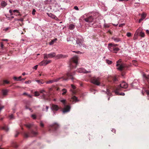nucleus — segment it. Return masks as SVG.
Wrapping results in <instances>:
<instances>
[{"label":"nucleus","mask_w":149,"mask_h":149,"mask_svg":"<svg viewBox=\"0 0 149 149\" xmlns=\"http://www.w3.org/2000/svg\"><path fill=\"white\" fill-rule=\"evenodd\" d=\"M75 72H73L72 73L70 72H68L67 74L64 75L63 76L60 77L58 78L54 79V82H57L60 79H63V80L67 81L70 79L74 81V78L73 77V75L74 74Z\"/></svg>","instance_id":"nucleus-1"},{"label":"nucleus","mask_w":149,"mask_h":149,"mask_svg":"<svg viewBox=\"0 0 149 149\" xmlns=\"http://www.w3.org/2000/svg\"><path fill=\"white\" fill-rule=\"evenodd\" d=\"M121 59H120L117 62L116 66L117 67H118L117 68V69L118 70L120 71H122L123 70H126L129 67V66L126 64H119V63H121Z\"/></svg>","instance_id":"nucleus-2"},{"label":"nucleus","mask_w":149,"mask_h":149,"mask_svg":"<svg viewBox=\"0 0 149 149\" xmlns=\"http://www.w3.org/2000/svg\"><path fill=\"white\" fill-rule=\"evenodd\" d=\"M78 57L75 56L72 58L70 61V66L72 69L75 68L78 64Z\"/></svg>","instance_id":"nucleus-3"},{"label":"nucleus","mask_w":149,"mask_h":149,"mask_svg":"<svg viewBox=\"0 0 149 149\" xmlns=\"http://www.w3.org/2000/svg\"><path fill=\"white\" fill-rule=\"evenodd\" d=\"M58 127L59 125L57 123H55L49 127V131L50 132L54 131L56 130Z\"/></svg>","instance_id":"nucleus-4"},{"label":"nucleus","mask_w":149,"mask_h":149,"mask_svg":"<svg viewBox=\"0 0 149 149\" xmlns=\"http://www.w3.org/2000/svg\"><path fill=\"white\" fill-rule=\"evenodd\" d=\"M116 88L117 91H121L122 88H127L128 85L125 82L123 81Z\"/></svg>","instance_id":"nucleus-5"},{"label":"nucleus","mask_w":149,"mask_h":149,"mask_svg":"<svg viewBox=\"0 0 149 149\" xmlns=\"http://www.w3.org/2000/svg\"><path fill=\"white\" fill-rule=\"evenodd\" d=\"M91 81V83L97 86L99 85L100 84V79L99 77H92Z\"/></svg>","instance_id":"nucleus-6"},{"label":"nucleus","mask_w":149,"mask_h":149,"mask_svg":"<svg viewBox=\"0 0 149 149\" xmlns=\"http://www.w3.org/2000/svg\"><path fill=\"white\" fill-rule=\"evenodd\" d=\"M135 35H139L141 37H144L145 36L144 33L142 32L141 30L140 29H137L136 31Z\"/></svg>","instance_id":"nucleus-7"},{"label":"nucleus","mask_w":149,"mask_h":149,"mask_svg":"<svg viewBox=\"0 0 149 149\" xmlns=\"http://www.w3.org/2000/svg\"><path fill=\"white\" fill-rule=\"evenodd\" d=\"M94 18L92 16H90L84 19V20L88 22H91L93 21Z\"/></svg>","instance_id":"nucleus-8"},{"label":"nucleus","mask_w":149,"mask_h":149,"mask_svg":"<svg viewBox=\"0 0 149 149\" xmlns=\"http://www.w3.org/2000/svg\"><path fill=\"white\" fill-rule=\"evenodd\" d=\"M70 109V107L69 105H67L64 107L63 111V112L64 113L69 112Z\"/></svg>","instance_id":"nucleus-9"},{"label":"nucleus","mask_w":149,"mask_h":149,"mask_svg":"<svg viewBox=\"0 0 149 149\" xmlns=\"http://www.w3.org/2000/svg\"><path fill=\"white\" fill-rule=\"evenodd\" d=\"M67 57V55L62 54H60L57 55H56L55 57L57 59H60L64 58H66Z\"/></svg>","instance_id":"nucleus-10"},{"label":"nucleus","mask_w":149,"mask_h":149,"mask_svg":"<svg viewBox=\"0 0 149 149\" xmlns=\"http://www.w3.org/2000/svg\"><path fill=\"white\" fill-rule=\"evenodd\" d=\"M51 108L53 110L57 111L58 110L59 108V107L56 105L52 104L51 106Z\"/></svg>","instance_id":"nucleus-11"},{"label":"nucleus","mask_w":149,"mask_h":149,"mask_svg":"<svg viewBox=\"0 0 149 149\" xmlns=\"http://www.w3.org/2000/svg\"><path fill=\"white\" fill-rule=\"evenodd\" d=\"M108 81L111 82H113L115 83L118 81L117 78L115 77H111L108 78Z\"/></svg>","instance_id":"nucleus-12"},{"label":"nucleus","mask_w":149,"mask_h":149,"mask_svg":"<svg viewBox=\"0 0 149 149\" xmlns=\"http://www.w3.org/2000/svg\"><path fill=\"white\" fill-rule=\"evenodd\" d=\"M108 49L111 51L112 52L113 50L115 47L113 46L112 43H109L108 44Z\"/></svg>","instance_id":"nucleus-13"},{"label":"nucleus","mask_w":149,"mask_h":149,"mask_svg":"<svg viewBox=\"0 0 149 149\" xmlns=\"http://www.w3.org/2000/svg\"><path fill=\"white\" fill-rule=\"evenodd\" d=\"M56 53L54 52L48 54V58H51L56 56Z\"/></svg>","instance_id":"nucleus-14"},{"label":"nucleus","mask_w":149,"mask_h":149,"mask_svg":"<svg viewBox=\"0 0 149 149\" xmlns=\"http://www.w3.org/2000/svg\"><path fill=\"white\" fill-rule=\"evenodd\" d=\"M76 43L79 45V47L81 46L82 45V40L81 39H78L76 40Z\"/></svg>","instance_id":"nucleus-15"},{"label":"nucleus","mask_w":149,"mask_h":149,"mask_svg":"<svg viewBox=\"0 0 149 149\" xmlns=\"http://www.w3.org/2000/svg\"><path fill=\"white\" fill-rule=\"evenodd\" d=\"M47 14L49 17L52 18H53L55 19L57 18L56 17L55 15L51 13H47Z\"/></svg>","instance_id":"nucleus-16"},{"label":"nucleus","mask_w":149,"mask_h":149,"mask_svg":"<svg viewBox=\"0 0 149 149\" xmlns=\"http://www.w3.org/2000/svg\"><path fill=\"white\" fill-rule=\"evenodd\" d=\"M78 72L80 73H88V72L86 71L84 69L80 68L78 70Z\"/></svg>","instance_id":"nucleus-17"},{"label":"nucleus","mask_w":149,"mask_h":149,"mask_svg":"<svg viewBox=\"0 0 149 149\" xmlns=\"http://www.w3.org/2000/svg\"><path fill=\"white\" fill-rule=\"evenodd\" d=\"M146 15L144 14H143L141 15V18L139 19V22L140 23L146 17Z\"/></svg>","instance_id":"nucleus-18"},{"label":"nucleus","mask_w":149,"mask_h":149,"mask_svg":"<svg viewBox=\"0 0 149 149\" xmlns=\"http://www.w3.org/2000/svg\"><path fill=\"white\" fill-rule=\"evenodd\" d=\"M24 137L25 138H28V137H29V136H31L30 133L24 132Z\"/></svg>","instance_id":"nucleus-19"},{"label":"nucleus","mask_w":149,"mask_h":149,"mask_svg":"<svg viewBox=\"0 0 149 149\" xmlns=\"http://www.w3.org/2000/svg\"><path fill=\"white\" fill-rule=\"evenodd\" d=\"M8 91L7 89H3L2 90V92L3 95H7Z\"/></svg>","instance_id":"nucleus-20"},{"label":"nucleus","mask_w":149,"mask_h":149,"mask_svg":"<svg viewBox=\"0 0 149 149\" xmlns=\"http://www.w3.org/2000/svg\"><path fill=\"white\" fill-rule=\"evenodd\" d=\"M30 132L31 133L32 135L31 136H34L38 134V133L37 132H35L33 130H31Z\"/></svg>","instance_id":"nucleus-21"},{"label":"nucleus","mask_w":149,"mask_h":149,"mask_svg":"<svg viewBox=\"0 0 149 149\" xmlns=\"http://www.w3.org/2000/svg\"><path fill=\"white\" fill-rule=\"evenodd\" d=\"M36 81L39 84H43L45 82L42 79L36 80Z\"/></svg>","instance_id":"nucleus-22"},{"label":"nucleus","mask_w":149,"mask_h":149,"mask_svg":"<svg viewBox=\"0 0 149 149\" xmlns=\"http://www.w3.org/2000/svg\"><path fill=\"white\" fill-rule=\"evenodd\" d=\"M112 39L116 42H117L121 41L120 38H117L113 37Z\"/></svg>","instance_id":"nucleus-23"},{"label":"nucleus","mask_w":149,"mask_h":149,"mask_svg":"<svg viewBox=\"0 0 149 149\" xmlns=\"http://www.w3.org/2000/svg\"><path fill=\"white\" fill-rule=\"evenodd\" d=\"M22 78V76H20L18 77H13V79L16 81H21V79Z\"/></svg>","instance_id":"nucleus-24"},{"label":"nucleus","mask_w":149,"mask_h":149,"mask_svg":"<svg viewBox=\"0 0 149 149\" xmlns=\"http://www.w3.org/2000/svg\"><path fill=\"white\" fill-rule=\"evenodd\" d=\"M46 60L44 59L39 64L40 65H46Z\"/></svg>","instance_id":"nucleus-25"},{"label":"nucleus","mask_w":149,"mask_h":149,"mask_svg":"<svg viewBox=\"0 0 149 149\" xmlns=\"http://www.w3.org/2000/svg\"><path fill=\"white\" fill-rule=\"evenodd\" d=\"M72 99L73 100V101H75V102H78L79 101L77 99V97L74 96L72 97Z\"/></svg>","instance_id":"nucleus-26"},{"label":"nucleus","mask_w":149,"mask_h":149,"mask_svg":"<svg viewBox=\"0 0 149 149\" xmlns=\"http://www.w3.org/2000/svg\"><path fill=\"white\" fill-rule=\"evenodd\" d=\"M75 26L73 24H70L69 26V28L70 29H73L74 28Z\"/></svg>","instance_id":"nucleus-27"},{"label":"nucleus","mask_w":149,"mask_h":149,"mask_svg":"<svg viewBox=\"0 0 149 149\" xmlns=\"http://www.w3.org/2000/svg\"><path fill=\"white\" fill-rule=\"evenodd\" d=\"M118 91H117L116 89V92H115V93L116 95H123V96H124V95H125V94L124 93H121L120 94H119Z\"/></svg>","instance_id":"nucleus-28"},{"label":"nucleus","mask_w":149,"mask_h":149,"mask_svg":"<svg viewBox=\"0 0 149 149\" xmlns=\"http://www.w3.org/2000/svg\"><path fill=\"white\" fill-rule=\"evenodd\" d=\"M119 50V49L118 47H115L114 49H113V50L112 52L115 53H117V51H118Z\"/></svg>","instance_id":"nucleus-29"},{"label":"nucleus","mask_w":149,"mask_h":149,"mask_svg":"<svg viewBox=\"0 0 149 149\" xmlns=\"http://www.w3.org/2000/svg\"><path fill=\"white\" fill-rule=\"evenodd\" d=\"M132 64L135 66H137L138 65L137 61L136 60H133L132 61Z\"/></svg>","instance_id":"nucleus-30"},{"label":"nucleus","mask_w":149,"mask_h":149,"mask_svg":"<svg viewBox=\"0 0 149 149\" xmlns=\"http://www.w3.org/2000/svg\"><path fill=\"white\" fill-rule=\"evenodd\" d=\"M106 93L109 96H110L111 94V91H110V90L109 89V88H107V89Z\"/></svg>","instance_id":"nucleus-31"},{"label":"nucleus","mask_w":149,"mask_h":149,"mask_svg":"<svg viewBox=\"0 0 149 149\" xmlns=\"http://www.w3.org/2000/svg\"><path fill=\"white\" fill-rule=\"evenodd\" d=\"M25 125L26 127H27L30 128L33 125L31 124H26Z\"/></svg>","instance_id":"nucleus-32"},{"label":"nucleus","mask_w":149,"mask_h":149,"mask_svg":"<svg viewBox=\"0 0 149 149\" xmlns=\"http://www.w3.org/2000/svg\"><path fill=\"white\" fill-rule=\"evenodd\" d=\"M2 129L6 131H8L9 130L8 127L5 125L2 127Z\"/></svg>","instance_id":"nucleus-33"},{"label":"nucleus","mask_w":149,"mask_h":149,"mask_svg":"<svg viewBox=\"0 0 149 149\" xmlns=\"http://www.w3.org/2000/svg\"><path fill=\"white\" fill-rule=\"evenodd\" d=\"M54 79L50 80L48 81H47L46 82V84H51L54 83Z\"/></svg>","instance_id":"nucleus-34"},{"label":"nucleus","mask_w":149,"mask_h":149,"mask_svg":"<svg viewBox=\"0 0 149 149\" xmlns=\"http://www.w3.org/2000/svg\"><path fill=\"white\" fill-rule=\"evenodd\" d=\"M7 5L6 3L4 1H3L1 3V6L3 7H5Z\"/></svg>","instance_id":"nucleus-35"},{"label":"nucleus","mask_w":149,"mask_h":149,"mask_svg":"<svg viewBox=\"0 0 149 149\" xmlns=\"http://www.w3.org/2000/svg\"><path fill=\"white\" fill-rule=\"evenodd\" d=\"M34 94L35 96L36 97L40 95L39 92L37 91L34 92Z\"/></svg>","instance_id":"nucleus-36"},{"label":"nucleus","mask_w":149,"mask_h":149,"mask_svg":"<svg viewBox=\"0 0 149 149\" xmlns=\"http://www.w3.org/2000/svg\"><path fill=\"white\" fill-rule=\"evenodd\" d=\"M106 62L108 64H111L112 63V62L111 61H109V60L107 59L106 60Z\"/></svg>","instance_id":"nucleus-37"},{"label":"nucleus","mask_w":149,"mask_h":149,"mask_svg":"<svg viewBox=\"0 0 149 149\" xmlns=\"http://www.w3.org/2000/svg\"><path fill=\"white\" fill-rule=\"evenodd\" d=\"M62 91L63 92V93H62L63 95H65L67 91L66 89H63L62 90Z\"/></svg>","instance_id":"nucleus-38"},{"label":"nucleus","mask_w":149,"mask_h":149,"mask_svg":"<svg viewBox=\"0 0 149 149\" xmlns=\"http://www.w3.org/2000/svg\"><path fill=\"white\" fill-rule=\"evenodd\" d=\"M57 40V39L56 38H55L54 39L52 40V41L50 43V45H53L54 43V41L56 40Z\"/></svg>","instance_id":"nucleus-39"},{"label":"nucleus","mask_w":149,"mask_h":149,"mask_svg":"<svg viewBox=\"0 0 149 149\" xmlns=\"http://www.w3.org/2000/svg\"><path fill=\"white\" fill-rule=\"evenodd\" d=\"M44 58L45 60V59H47V58H48V54H44Z\"/></svg>","instance_id":"nucleus-40"},{"label":"nucleus","mask_w":149,"mask_h":149,"mask_svg":"<svg viewBox=\"0 0 149 149\" xmlns=\"http://www.w3.org/2000/svg\"><path fill=\"white\" fill-rule=\"evenodd\" d=\"M3 81L4 83V84H8L10 83L9 81H8L7 80H3Z\"/></svg>","instance_id":"nucleus-41"},{"label":"nucleus","mask_w":149,"mask_h":149,"mask_svg":"<svg viewBox=\"0 0 149 149\" xmlns=\"http://www.w3.org/2000/svg\"><path fill=\"white\" fill-rule=\"evenodd\" d=\"M143 76L147 79H149V74L147 75H146V74H144L143 75Z\"/></svg>","instance_id":"nucleus-42"},{"label":"nucleus","mask_w":149,"mask_h":149,"mask_svg":"<svg viewBox=\"0 0 149 149\" xmlns=\"http://www.w3.org/2000/svg\"><path fill=\"white\" fill-rule=\"evenodd\" d=\"M40 126L42 127H43L44 126V125L42 123V121H40Z\"/></svg>","instance_id":"nucleus-43"},{"label":"nucleus","mask_w":149,"mask_h":149,"mask_svg":"<svg viewBox=\"0 0 149 149\" xmlns=\"http://www.w3.org/2000/svg\"><path fill=\"white\" fill-rule=\"evenodd\" d=\"M126 35L129 37H130L131 36V33H127Z\"/></svg>","instance_id":"nucleus-44"},{"label":"nucleus","mask_w":149,"mask_h":149,"mask_svg":"<svg viewBox=\"0 0 149 149\" xmlns=\"http://www.w3.org/2000/svg\"><path fill=\"white\" fill-rule=\"evenodd\" d=\"M10 119H14V116L13 114H11L9 116Z\"/></svg>","instance_id":"nucleus-45"},{"label":"nucleus","mask_w":149,"mask_h":149,"mask_svg":"<svg viewBox=\"0 0 149 149\" xmlns=\"http://www.w3.org/2000/svg\"><path fill=\"white\" fill-rule=\"evenodd\" d=\"M104 27L105 28H109V25L108 24H104Z\"/></svg>","instance_id":"nucleus-46"},{"label":"nucleus","mask_w":149,"mask_h":149,"mask_svg":"<svg viewBox=\"0 0 149 149\" xmlns=\"http://www.w3.org/2000/svg\"><path fill=\"white\" fill-rule=\"evenodd\" d=\"M71 37L68 38L67 39V40L68 42L72 41V40H71Z\"/></svg>","instance_id":"nucleus-47"},{"label":"nucleus","mask_w":149,"mask_h":149,"mask_svg":"<svg viewBox=\"0 0 149 149\" xmlns=\"http://www.w3.org/2000/svg\"><path fill=\"white\" fill-rule=\"evenodd\" d=\"M66 100H61V102L63 103V104L65 105V104Z\"/></svg>","instance_id":"nucleus-48"},{"label":"nucleus","mask_w":149,"mask_h":149,"mask_svg":"<svg viewBox=\"0 0 149 149\" xmlns=\"http://www.w3.org/2000/svg\"><path fill=\"white\" fill-rule=\"evenodd\" d=\"M31 116L33 119H35L36 118V116L35 114L32 115Z\"/></svg>","instance_id":"nucleus-49"},{"label":"nucleus","mask_w":149,"mask_h":149,"mask_svg":"<svg viewBox=\"0 0 149 149\" xmlns=\"http://www.w3.org/2000/svg\"><path fill=\"white\" fill-rule=\"evenodd\" d=\"M36 12V10L33 9V10L32 12V14L33 15H34L35 14V13Z\"/></svg>","instance_id":"nucleus-50"},{"label":"nucleus","mask_w":149,"mask_h":149,"mask_svg":"<svg viewBox=\"0 0 149 149\" xmlns=\"http://www.w3.org/2000/svg\"><path fill=\"white\" fill-rule=\"evenodd\" d=\"M138 36V35H135V34L134 35V39L135 40L137 38V36Z\"/></svg>","instance_id":"nucleus-51"},{"label":"nucleus","mask_w":149,"mask_h":149,"mask_svg":"<svg viewBox=\"0 0 149 149\" xmlns=\"http://www.w3.org/2000/svg\"><path fill=\"white\" fill-rule=\"evenodd\" d=\"M51 61L50 60H48V61H46V65L47 64L50 63L51 62Z\"/></svg>","instance_id":"nucleus-52"},{"label":"nucleus","mask_w":149,"mask_h":149,"mask_svg":"<svg viewBox=\"0 0 149 149\" xmlns=\"http://www.w3.org/2000/svg\"><path fill=\"white\" fill-rule=\"evenodd\" d=\"M4 84V83L3 81H0V85H2Z\"/></svg>","instance_id":"nucleus-53"},{"label":"nucleus","mask_w":149,"mask_h":149,"mask_svg":"<svg viewBox=\"0 0 149 149\" xmlns=\"http://www.w3.org/2000/svg\"><path fill=\"white\" fill-rule=\"evenodd\" d=\"M125 25V24H120L119 25V27H122L123 26H124V25Z\"/></svg>","instance_id":"nucleus-54"},{"label":"nucleus","mask_w":149,"mask_h":149,"mask_svg":"<svg viewBox=\"0 0 149 149\" xmlns=\"http://www.w3.org/2000/svg\"><path fill=\"white\" fill-rule=\"evenodd\" d=\"M74 8L76 10H79V8L77 6H75L74 7Z\"/></svg>","instance_id":"nucleus-55"},{"label":"nucleus","mask_w":149,"mask_h":149,"mask_svg":"<svg viewBox=\"0 0 149 149\" xmlns=\"http://www.w3.org/2000/svg\"><path fill=\"white\" fill-rule=\"evenodd\" d=\"M9 13L10 14V15H12L13 14L12 13V11L11 10H10L9 11Z\"/></svg>","instance_id":"nucleus-56"},{"label":"nucleus","mask_w":149,"mask_h":149,"mask_svg":"<svg viewBox=\"0 0 149 149\" xmlns=\"http://www.w3.org/2000/svg\"><path fill=\"white\" fill-rule=\"evenodd\" d=\"M129 0H119L120 1H125L126 2L128 1Z\"/></svg>","instance_id":"nucleus-57"},{"label":"nucleus","mask_w":149,"mask_h":149,"mask_svg":"<svg viewBox=\"0 0 149 149\" xmlns=\"http://www.w3.org/2000/svg\"><path fill=\"white\" fill-rule=\"evenodd\" d=\"M71 87L73 89H75V87L74 85L71 84Z\"/></svg>","instance_id":"nucleus-58"},{"label":"nucleus","mask_w":149,"mask_h":149,"mask_svg":"<svg viewBox=\"0 0 149 149\" xmlns=\"http://www.w3.org/2000/svg\"><path fill=\"white\" fill-rule=\"evenodd\" d=\"M75 52L77 54H81L82 53L81 52H80L79 51H77V52Z\"/></svg>","instance_id":"nucleus-59"},{"label":"nucleus","mask_w":149,"mask_h":149,"mask_svg":"<svg viewBox=\"0 0 149 149\" xmlns=\"http://www.w3.org/2000/svg\"><path fill=\"white\" fill-rule=\"evenodd\" d=\"M13 12L14 13H15V12L19 13V11L17 10H13Z\"/></svg>","instance_id":"nucleus-60"},{"label":"nucleus","mask_w":149,"mask_h":149,"mask_svg":"<svg viewBox=\"0 0 149 149\" xmlns=\"http://www.w3.org/2000/svg\"><path fill=\"white\" fill-rule=\"evenodd\" d=\"M45 92V90H40V93H42L43 92Z\"/></svg>","instance_id":"nucleus-61"},{"label":"nucleus","mask_w":149,"mask_h":149,"mask_svg":"<svg viewBox=\"0 0 149 149\" xmlns=\"http://www.w3.org/2000/svg\"><path fill=\"white\" fill-rule=\"evenodd\" d=\"M118 22H117V23H116V24H113V25L115 26H117V25H118Z\"/></svg>","instance_id":"nucleus-62"},{"label":"nucleus","mask_w":149,"mask_h":149,"mask_svg":"<svg viewBox=\"0 0 149 149\" xmlns=\"http://www.w3.org/2000/svg\"><path fill=\"white\" fill-rule=\"evenodd\" d=\"M38 66V65H35V66H34V67L33 68L36 70L37 69Z\"/></svg>","instance_id":"nucleus-63"},{"label":"nucleus","mask_w":149,"mask_h":149,"mask_svg":"<svg viewBox=\"0 0 149 149\" xmlns=\"http://www.w3.org/2000/svg\"><path fill=\"white\" fill-rule=\"evenodd\" d=\"M146 33L148 34H149V31L148 30H146Z\"/></svg>","instance_id":"nucleus-64"}]
</instances>
